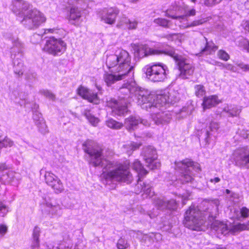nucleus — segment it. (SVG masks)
<instances>
[{
  "mask_svg": "<svg viewBox=\"0 0 249 249\" xmlns=\"http://www.w3.org/2000/svg\"><path fill=\"white\" fill-rule=\"evenodd\" d=\"M82 146L84 152L89 156L90 164L103 168L101 177L103 183L112 184L113 188L117 182H131L133 177L129 171V162L121 164L104 159L102 149L92 140H88Z\"/></svg>",
  "mask_w": 249,
  "mask_h": 249,
  "instance_id": "1",
  "label": "nucleus"
},
{
  "mask_svg": "<svg viewBox=\"0 0 249 249\" xmlns=\"http://www.w3.org/2000/svg\"><path fill=\"white\" fill-rule=\"evenodd\" d=\"M120 93L130 97L135 94L137 104L142 108L150 111H154L159 107H163L166 104H174L178 100L172 92L164 91L163 93L155 94L152 92L137 86L136 82L131 80L123 84L120 88Z\"/></svg>",
  "mask_w": 249,
  "mask_h": 249,
  "instance_id": "2",
  "label": "nucleus"
},
{
  "mask_svg": "<svg viewBox=\"0 0 249 249\" xmlns=\"http://www.w3.org/2000/svg\"><path fill=\"white\" fill-rule=\"evenodd\" d=\"M131 60L129 53L123 49H119L114 54L107 56V66L113 73L104 74V81L108 86L127 77L132 80L135 66Z\"/></svg>",
  "mask_w": 249,
  "mask_h": 249,
  "instance_id": "3",
  "label": "nucleus"
},
{
  "mask_svg": "<svg viewBox=\"0 0 249 249\" xmlns=\"http://www.w3.org/2000/svg\"><path fill=\"white\" fill-rule=\"evenodd\" d=\"M204 203L207 208L204 210L203 213L194 206H191L186 211L184 221V224L186 227L193 231H203L206 227L205 224L206 219L211 221L216 217L218 213V200L205 201Z\"/></svg>",
  "mask_w": 249,
  "mask_h": 249,
  "instance_id": "4",
  "label": "nucleus"
},
{
  "mask_svg": "<svg viewBox=\"0 0 249 249\" xmlns=\"http://www.w3.org/2000/svg\"><path fill=\"white\" fill-rule=\"evenodd\" d=\"M11 9L17 16L22 18L21 24L29 30L37 29L46 20L43 13L32 9V5L24 0H13Z\"/></svg>",
  "mask_w": 249,
  "mask_h": 249,
  "instance_id": "5",
  "label": "nucleus"
},
{
  "mask_svg": "<svg viewBox=\"0 0 249 249\" xmlns=\"http://www.w3.org/2000/svg\"><path fill=\"white\" fill-rule=\"evenodd\" d=\"M136 53L140 58L161 53L171 56L178 66L180 71L179 76L182 79L188 78L194 72V69L192 65L188 60L177 53L173 48L168 47L162 51H160L150 48L147 45L142 44L138 46Z\"/></svg>",
  "mask_w": 249,
  "mask_h": 249,
  "instance_id": "6",
  "label": "nucleus"
},
{
  "mask_svg": "<svg viewBox=\"0 0 249 249\" xmlns=\"http://www.w3.org/2000/svg\"><path fill=\"white\" fill-rule=\"evenodd\" d=\"M175 169L179 174L178 180L182 184L192 182L196 173L200 171L199 165L189 159L175 162Z\"/></svg>",
  "mask_w": 249,
  "mask_h": 249,
  "instance_id": "7",
  "label": "nucleus"
},
{
  "mask_svg": "<svg viewBox=\"0 0 249 249\" xmlns=\"http://www.w3.org/2000/svg\"><path fill=\"white\" fill-rule=\"evenodd\" d=\"M145 73L147 78L151 81L162 82L167 79L169 70L164 64L154 62L147 66Z\"/></svg>",
  "mask_w": 249,
  "mask_h": 249,
  "instance_id": "8",
  "label": "nucleus"
},
{
  "mask_svg": "<svg viewBox=\"0 0 249 249\" xmlns=\"http://www.w3.org/2000/svg\"><path fill=\"white\" fill-rule=\"evenodd\" d=\"M23 44L18 39H17L13 41V47L11 48L14 71L18 76L22 75L24 71V66L21 60L23 57Z\"/></svg>",
  "mask_w": 249,
  "mask_h": 249,
  "instance_id": "9",
  "label": "nucleus"
},
{
  "mask_svg": "<svg viewBox=\"0 0 249 249\" xmlns=\"http://www.w3.org/2000/svg\"><path fill=\"white\" fill-rule=\"evenodd\" d=\"M248 227L245 224L239 223L232 226L229 228L227 224L219 221H215L211 225V230L216 236L220 238L222 236H225L229 232L234 234L236 232L246 230Z\"/></svg>",
  "mask_w": 249,
  "mask_h": 249,
  "instance_id": "10",
  "label": "nucleus"
},
{
  "mask_svg": "<svg viewBox=\"0 0 249 249\" xmlns=\"http://www.w3.org/2000/svg\"><path fill=\"white\" fill-rule=\"evenodd\" d=\"M67 49V44L61 38L54 37H49L46 41L44 51L54 56H60Z\"/></svg>",
  "mask_w": 249,
  "mask_h": 249,
  "instance_id": "11",
  "label": "nucleus"
},
{
  "mask_svg": "<svg viewBox=\"0 0 249 249\" xmlns=\"http://www.w3.org/2000/svg\"><path fill=\"white\" fill-rule=\"evenodd\" d=\"M231 160L235 166L241 168L249 169V145L236 149L231 156Z\"/></svg>",
  "mask_w": 249,
  "mask_h": 249,
  "instance_id": "12",
  "label": "nucleus"
},
{
  "mask_svg": "<svg viewBox=\"0 0 249 249\" xmlns=\"http://www.w3.org/2000/svg\"><path fill=\"white\" fill-rule=\"evenodd\" d=\"M41 209L43 214L51 218H58L63 213L62 205L53 198L45 199L41 205Z\"/></svg>",
  "mask_w": 249,
  "mask_h": 249,
  "instance_id": "13",
  "label": "nucleus"
},
{
  "mask_svg": "<svg viewBox=\"0 0 249 249\" xmlns=\"http://www.w3.org/2000/svg\"><path fill=\"white\" fill-rule=\"evenodd\" d=\"M142 155L146 166L149 169L154 170L160 167V163L158 160L157 151L153 146H148L143 148Z\"/></svg>",
  "mask_w": 249,
  "mask_h": 249,
  "instance_id": "14",
  "label": "nucleus"
},
{
  "mask_svg": "<svg viewBox=\"0 0 249 249\" xmlns=\"http://www.w3.org/2000/svg\"><path fill=\"white\" fill-rule=\"evenodd\" d=\"M218 128L219 124L217 123L211 122L209 126H206L198 131L197 135L199 140H204L207 144H209L213 138H215Z\"/></svg>",
  "mask_w": 249,
  "mask_h": 249,
  "instance_id": "15",
  "label": "nucleus"
},
{
  "mask_svg": "<svg viewBox=\"0 0 249 249\" xmlns=\"http://www.w3.org/2000/svg\"><path fill=\"white\" fill-rule=\"evenodd\" d=\"M44 179L47 184L58 194L64 190L63 184L59 178L51 171H45Z\"/></svg>",
  "mask_w": 249,
  "mask_h": 249,
  "instance_id": "16",
  "label": "nucleus"
},
{
  "mask_svg": "<svg viewBox=\"0 0 249 249\" xmlns=\"http://www.w3.org/2000/svg\"><path fill=\"white\" fill-rule=\"evenodd\" d=\"M125 96L121 97L119 101L115 99H110L107 102V106L111 108L112 111L117 115H123L127 111V103Z\"/></svg>",
  "mask_w": 249,
  "mask_h": 249,
  "instance_id": "17",
  "label": "nucleus"
},
{
  "mask_svg": "<svg viewBox=\"0 0 249 249\" xmlns=\"http://www.w3.org/2000/svg\"><path fill=\"white\" fill-rule=\"evenodd\" d=\"M166 104L163 107H159L156 109L151 114V117L155 123L158 125L163 124L169 122L171 116L170 113L168 111H162L161 110L168 105Z\"/></svg>",
  "mask_w": 249,
  "mask_h": 249,
  "instance_id": "18",
  "label": "nucleus"
},
{
  "mask_svg": "<svg viewBox=\"0 0 249 249\" xmlns=\"http://www.w3.org/2000/svg\"><path fill=\"white\" fill-rule=\"evenodd\" d=\"M125 125L129 131L135 130L138 127L143 125L149 126L150 123L145 119H142L138 116H131L125 120Z\"/></svg>",
  "mask_w": 249,
  "mask_h": 249,
  "instance_id": "19",
  "label": "nucleus"
},
{
  "mask_svg": "<svg viewBox=\"0 0 249 249\" xmlns=\"http://www.w3.org/2000/svg\"><path fill=\"white\" fill-rule=\"evenodd\" d=\"M153 204L158 209L160 210H175L177 208V203L173 199L167 200L163 198L155 197L153 198Z\"/></svg>",
  "mask_w": 249,
  "mask_h": 249,
  "instance_id": "20",
  "label": "nucleus"
},
{
  "mask_svg": "<svg viewBox=\"0 0 249 249\" xmlns=\"http://www.w3.org/2000/svg\"><path fill=\"white\" fill-rule=\"evenodd\" d=\"M77 91L79 95L81 96L83 99L87 100L89 102L95 104L99 103L100 99L98 96L97 93L94 92L91 90H89L81 86L78 88Z\"/></svg>",
  "mask_w": 249,
  "mask_h": 249,
  "instance_id": "21",
  "label": "nucleus"
},
{
  "mask_svg": "<svg viewBox=\"0 0 249 249\" xmlns=\"http://www.w3.org/2000/svg\"><path fill=\"white\" fill-rule=\"evenodd\" d=\"M152 185L150 183L142 182V179L138 180L137 184L135 186V193L139 194L142 191L143 192L142 195L143 198L151 197L154 195V192L152 191Z\"/></svg>",
  "mask_w": 249,
  "mask_h": 249,
  "instance_id": "22",
  "label": "nucleus"
},
{
  "mask_svg": "<svg viewBox=\"0 0 249 249\" xmlns=\"http://www.w3.org/2000/svg\"><path fill=\"white\" fill-rule=\"evenodd\" d=\"M119 13V10L115 7H111L105 10L102 14L101 20L108 24H114Z\"/></svg>",
  "mask_w": 249,
  "mask_h": 249,
  "instance_id": "23",
  "label": "nucleus"
},
{
  "mask_svg": "<svg viewBox=\"0 0 249 249\" xmlns=\"http://www.w3.org/2000/svg\"><path fill=\"white\" fill-rule=\"evenodd\" d=\"M184 7L181 5H172L166 12V16L173 19H176L178 16L184 13Z\"/></svg>",
  "mask_w": 249,
  "mask_h": 249,
  "instance_id": "24",
  "label": "nucleus"
},
{
  "mask_svg": "<svg viewBox=\"0 0 249 249\" xmlns=\"http://www.w3.org/2000/svg\"><path fill=\"white\" fill-rule=\"evenodd\" d=\"M219 102L217 96L214 95L204 97L202 105L203 109H206L216 106Z\"/></svg>",
  "mask_w": 249,
  "mask_h": 249,
  "instance_id": "25",
  "label": "nucleus"
},
{
  "mask_svg": "<svg viewBox=\"0 0 249 249\" xmlns=\"http://www.w3.org/2000/svg\"><path fill=\"white\" fill-rule=\"evenodd\" d=\"M223 111L226 113L229 117H237L241 111V108L234 105H227L223 108Z\"/></svg>",
  "mask_w": 249,
  "mask_h": 249,
  "instance_id": "26",
  "label": "nucleus"
},
{
  "mask_svg": "<svg viewBox=\"0 0 249 249\" xmlns=\"http://www.w3.org/2000/svg\"><path fill=\"white\" fill-rule=\"evenodd\" d=\"M203 42L205 43V47L201 50L200 52V53L202 54L208 55L211 54L218 49V47L212 41H208L206 37H204Z\"/></svg>",
  "mask_w": 249,
  "mask_h": 249,
  "instance_id": "27",
  "label": "nucleus"
},
{
  "mask_svg": "<svg viewBox=\"0 0 249 249\" xmlns=\"http://www.w3.org/2000/svg\"><path fill=\"white\" fill-rule=\"evenodd\" d=\"M81 16V10L78 7H71L70 10L69 20L73 24L76 25Z\"/></svg>",
  "mask_w": 249,
  "mask_h": 249,
  "instance_id": "28",
  "label": "nucleus"
},
{
  "mask_svg": "<svg viewBox=\"0 0 249 249\" xmlns=\"http://www.w3.org/2000/svg\"><path fill=\"white\" fill-rule=\"evenodd\" d=\"M132 168L137 173L138 180L142 179L147 173V171L143 168L140 161L138 160H136L132 163Z\"/></svg>",
  "mask_w": 249,
  "mask_h": 249,
  "instance_id": "29",
  "label": "nucleus"
},
{
  "mask_svg": "<svg viewBox=\"0 0 249 249\" xmlns=\"http://www.w3.org/2000/svg\"><path fill=\"white\" fill-rule=\"evenodd\" d=\"M83 115L88 120L89 122L94 126H97L100 121L99 119L95 117L90 109H85L83 112Z\"/></svg>",
  "mask_w": 249,
  "mask_h": 249,
  "instance_id": "30",
  "label": "nucleus"
},
{
  "mask_svg": "<svg viewBox=\"0 0 249 249\" xmlns=\"http://www.w3.org/2000/svg\"><path fill=\"white\" fill-rule=\"evenodd\" d=\"M141 145V143H140L130 142L123 145V150L130 155L133 151L138 149Z\"/></svg>",
  "mask_w": 249,
  "mask_h": 249,
  "instance_id": "31",
  "label": "nucleus"
},
{
  "mask_svg": "<svg viewBox=\"0 0 249 249\" xmlns=\"http://www.w3.org/2000/svg\"><path fill=\"white\" fill-rule=\"evenodd\" d=\"M176 19H177L176 24H178L180 28L186 29L191 27L190 22L188 21V18L186 16L182 14Z\"/></svg>",
  "mask_w": 249,
  "mask_h": 249,
  "instance_id": "32",
  "label": "nucleus"
},
{
  "mask_svg": "<svg viewBox=\"0 0 249 249\" xmlns=\"http://www.w3.org/2000/svg\"><path fill=\"white\" fill-rule=\"evenodd\" d=\"M235 218L238 220H240L242 218H247L249 217V209L246 207H243L240 211L235 210Z\"/></svg>",
  "mask_w": 249,
  "mask_h": 249,
  "instance_id": "33",
  "label": "nucleus"
},
{
  "mask_svg": "<svg viewBox=\"0 0 249 249\" xmlns=\"http://www.w3.org/2000/svg\"><path fill=\"white\" fill-rule=\"evenodd\" d=\"M143 238L145 241H148L149 244H151L155 241L159 242L162 239V235L160 233H150L144 235Z\"/></svg>",
  "mask_w": 249,
  "mask_h": 249,
  "instance_id": "34",
  "label": "nucleus"
},
{
  "mask_svg": "<svg viewBox=\"0 0 249 249\" xmlns=\"http://www.w3.org/2000/svg\"><path fill=\"white\" fill-rule=\"evenodd\" d=\"M153 22L164 28H171V21L163 18H157L154 19Z\"/></svg>",
  "mask_w": 249,
  "mask_h": 249,
  "instance_id": "35",
  "label": "nucleus"
},
{
  "mask_svg": "<svg viewBox=\"0 0 249 249\" xmlns=\"http://www.w3.org/2000/svg\"><path fill=\"white\" fill-rule=\"evenodd\" d=\"M106 124L108 127L114 129H120L123 126L122 123L117 122L112 118L107 120Z\"/></svg>",
  "mask_w": 249,
  "mask_h": 249,
  "instance_id": "36",
  "label": "nucleus"
},
{
  "mask_svg": "<svg viewBox=\"0 0 249 249\" xmlns=\"http://www.w3.org/2000/svg\"><path fill=\"white\" fill-rule=\"evenodd\" d=\"M40 235V229L37 227H35L33 233V244L34 248L38 246L39 245V237Z\"/></svg>",
  "mask_w": 249,
  "mask_h": 249,
  "instance_id": "37",
  "label": "nucleus"
},
{
  "mask_svg": "<svg viewBox=\"0 0 249 249\" xmlns=\"http://www.w3.org/2000/svg\"><path fill=\"white\" fill-rule=\"evenodd\" d=\"M195 93L198 98L202 97L206 93L205 88L202 85H196L194 87Z\"/></svg>",
  "mask_w": 249,
  "mask_h": 249,
  "instance_id": "38",
  "label": "nucleus"
},
{
  "mask_svg": "<svg viewBox=\"0 0 249 249\" xmlns=\"http://www.w3.org/2000/svg\"><path fill=\"white\" fill-rule=\"evenodd\" d=\"M123 20L125 21V23L124 25L126 26V28L129 29H134L136 28L138 23L136 20H131L127 18H124Z\"/></svg>",
  "mask_w": 249,
  "mask_h": 249,
  "instance_id": "39",
  "label": "nucleus"
},
{
  "mask_svg": "<svg viewBox=\"0 0 249 249\" xmlns=\"http://www.w3.org/2000/svg\"><path fill=\"white\" fill-rule=\"evenodd\" d=\"M129 246L127 241L124 238H120L117 243V247L118 249H126Z\"/></svg>",
  "mask_w": 249,
  "mask_h": 249,
  "instance_id": "40",
  "label": "nucleus"
},
{
  "mask_svg": "<svg viewBox=\"0 0 249 249\" xmlns=\"http://www.w3.org/2000/svg\"><path fill=\"white\" fill-rule=\"evenodd\" d=\"M13 142L7 137H5L2 141H0V149L3 147H11L13 145Z\"/></svg>",
  "mask_w": 249,
  "mask_h": 249,
  "instance_id": "41",
  "label": "nucleus"
},
{
  "mask_svg": "<svg viewBox=\"0 0 249 249\" xmlns=\"http://www.w3.org/2000/svg\"><path fill=\"white\" fill-rule=\"evenodd\" d=\"M38 128V130L42 134H45L48 132L47 126L44 121L37 122V124H36Z\"/></svg>",
  "mask_w": 249,
  "mask_h": 249,
  "instance_id": "42",
  "label": "nucleus"
},
{
  "mask_svg": "<svg viewBox=\"0 0 249 249\" xmlns=\"http://www.w3.org/2000/svg\"><path fill=\"white\" fill-rule=\"evenodd\" d=\"M217 55L219 59L226 61H228L230 58L229 54L223 50H220L218 51Z\"/></svg>",
  "mask_w": 249,
  "mask_h": 249,
  "instance_id": "43",
  "label": "nucleus"
},
{
  "mask_svg": "<svg viewBox=\"0 0 249 249\" xmlns=\"http://www.w3.org/2000/svg\"><path fill=\"white\" fill-rule=\"evenodd\" d=\"M40 92L41 94L43 95L46 97L50 99H51L52 100H55V95L48 90L42 89L40 91Z\"/></svg>",
  "mask_w": 249,
  "mask_h": 249,
  "instance_id": "44",
  "label": "nucleus"
},
{
  "mask_svg": "<svg viewBox=\"0 0 249 249\" xmlns=\"http://www.w3.org/2000/svg\"><path fill=\"white\" fill-rule=\"evenodd\" d=\"M207 21L206 18H201L200 19H196L193 21L190 22L191 27H196L200 25Z\"/></svg>",
  "mask_w": 249,
  "mask_h": 249,
  "instance_id": "45",
  "label": "nucleus"
},
{
  "mask_svg": "<svg viewBox=\"0 0 249 249\" xmlns=\"http://www.w3.org/2000/svg\"><path fill=\"white\" fill-rule=\"evenodd\" d=\"M33 118L36 124H37V122L44 121L42 114L37 110L34 111Z\"/></svg>",
  "mask_w": 249,
  "mask_h": 249,
  "instance_id": "46",
  "label": "nucleus"
},
{
  "mask_svg": "<svg viewBox=\"0 0 249 249\" xmlns=\"http://www.w3.org/2000/svg\"><path fill=\"white\" fill-rule=\"evenodd\" d=\"M72 247L71 243L63 241L58 245L56 249H71Z\"/></svg>",
  "mask_w": 249,
  "mask_h": 249,
  "instance_id": "47",
  "label": "nucleus"
},
{
  "mask_svg": "<svg viewBox=\"0 0 249 249\" xmlns=\"http://www.w3.org/2000/svg\"><path fill=\"white\" fill-rule=\"evenodd\" d=\"M64 2L70 5H75V4L82 5L85 3V0H64Z\"/></svg>",
  "mask_w": 249,
  "mask_h": 249,
  "instance_id": "48",
  "label": "nucleus"
},
{
  "mask_svg": "<svg viewBox=\"0 0 249 249\" xmlns=\"http://www.w3.org/2000/svg\"><path fill=\"white\" fill-rule=\"evenodd\" d=\"M184 13H183V15L185 16H186L187 18L190 16H194L196 15V10L194 9H192L190 10H187L185 9V8L184 7Z\"/></svg>",
  "mask_w": 249,
  "mask_h": 249,
  "instance_id": "49",
  "label": "nucleus"
},
{
  "mask_svg": "<svg viewBox=\"0 0 249 249\" xmlns=\"http://www.w3.org/2000/svg\"><path fill=\"white\" fill-rule=\"evenodd\" d=\"M221 0H205L204 4L207 6H212L216 4L219 3Z\"/></svg>",
  "mask_w": 249,
  "mask_h": 249,
  "instance_id": "50",
  "label": "nucleus"
},
{
  "mask_svg": "<svg viewBox=\"0 0 249 249\" xmlns=\"http://www.w3.org/2000/svg\"><path fill=\"white\" fill-rule=\"evenodd\" d=\"M36 75V73L33 71H29L28 72L25 73L26 78L28 80L35 79Z\"/></svg>",
  "mask_w": 249,
  "mask_h": 249,
  "instance_id": "51",
  "label": "nucleus"
},
{
  "mask_svg": "<svg viewBox=\"0 0 249 249\" xmlns=\"http://www.w3.org/2000/svg\"><path fill=\"white\" fill-rule=\"evenodd\" d=\"M179 35L178 34H168L166 36V38L170 41H173L174 40L178 38Z\"/></svg>",
  "mask_w": 249,
  "mask_h": 249,
  "instance_id": "52",
  "label": "nucleus"
},
{
  "mask_svg": "<svg viewBox=\"0 0 249 249\" xmlns=\"http://www.w3.org/2000/svg\"><path fill=\"white\" fill-rule=\"evenodd\" d=\"M0 212L2 213V216H4L8 212L7 207L1 202H0Z\"/></svg>",
  "mask_w": 249,
  "mask_h": 249,
  "instance_id": "53",
  "label": "nucleus"
},
{
  "mask_svg": "<svg viewBox=\"0 0 249 249\" xmlns=\"http://www.w3.org/2000/svg\"><path fill=\"white\" fill-rule=\"evenodd\" d=\"M124 18H126V17L122 18L119 21L117 24V27L120 28L125 29L126 28V26L125 24V21L123 20Z\"/></svg>",
  "mask_w": 249,
  "mask_h": 249,
  "instance_id": "54",
  "label": "nucleus"
},
{
  "mask_svg": "<svg viewBox=\"0 0 249 249\" xmlns=\"http://www.w3.org/2000/svg\"><path fill=\"white\" fill-rule=\"evenodd\" d=\"M7 227L4 225H0V234L1 236L4 235L7 231Z\"/></svg>",
  "mask_w": 249,
  "mask_h": 249,
  "instance_id": "55",
  "label": "nucleus"
},
{
  "mask_svg": "<svg viewBox=\"0 0 249 249\" xmlns=\"http://www.w3.org/2000/svg\"><path fill=\"white\" fill-rule=\"evenodd\" d=\"M220 65H222V67L228 70H232L233 68V66L231 64H223L222 63H220Z\"/></svg>",
  "mask_w": 249,
  "mask_h": 249,
  "instance_id": "56",
  "label": "nucleus"
},
{
  "mask_svg": "<svg viewBox=\"0 0 249 249\" xmlns=\"http://www.w3.org/2000/svg\"><path fill=\"white\" fill-rule=\"evenodd\" d=\"M242 137L244 139H249V131H243V133L241 134Z\"/></svg>",
  "mask_w": 249,
  "mask_h": 249,
  "instance_id": "57",
  "label": "nucleus"
},
{
  "mask_svg": "<svg viewBox=\"0 0 249 249\" xmlns=\"http://www.w3.org/2000/svg\"><path fill=\"white\" fill-rule=\"evenodd\" d=\"M57 29L55 28H50V29H46L45 31V33H57L56 31Z\"/></svg>",
  "mask_w": 249,
  "mask_h": 249,
  "instance_id": "58",
  "label": "nucleus"
},
{
  "mask_svg": "<svg viewBox=\"0 0 249 249\" xmlns=\"http://www.w3.org/2000/svg\"><path fill=\"white\" fill-rule=\"evenodd\" d=\"M13 94H14V95H16L17 94H18V98H19L21 100H25V97L23 98V97H21V94H22L21 93L19 94L17 91H14L13 92ZM16 99H18V97H16Z\"/></svg>",
  "mask_w": 249,
  "mask_h": 249,
  "instance_id": "59",
  "label": "nucleus"
},
{
  "mask_svg": "<svg viewBox=\"0 0 249 249\" xmlns=\"http://www.w3.org/2000/svg\"><path fill=\"white\" fill-rule=\"evenodd\" d=\"M210 182H211L212 183H215L219 182L220 181V178L218 177H216L213 178H211L210 180Z\"/></svg>",
  "mask_w": 249,
  "mask_h": 249,
  "instance_id": "60",
  "label": "nucleus"
},
{
  "mask_svg": "<svg viewBox=\"0 0 249 249\" xmlns=\"http://www.w3.org/2000/svg\"><path fill=\"white\" fill-rule=\"evenodd\" d=\"M189 196H182V202L183 205H185L186 204V201L187 200L189 199Z\"/></svg>",
  "mask_w": 249,
  "mask_h": 249,
  "instance_id": "61",
  "label": "nucleus"
},
{
  "mask_svg": "<svg viewBox=\"0 0 249 249\" xmlns=\"http://www.w3.org/2000/svg\"><path fill=\"white\" fill-rule=\"evenodd\" d=\"M5 168V165L4 164L0 165V171L4 170Z\"/></svg>",
  "mask_w": 249,
  "mask_h": 249,
  "instance_id": "62",
  "label": "nucleus"
},
{
  "mask_svg": "<svg viewBox=\"0 0 249 249\" xmlns=\"http://www.w3.org/2000/svg\"><path fill=\"white\" fill-rule=\"evenodd\" d=\"M148 216L151 218H153L154 217H155L156 215V214H153V213H148Z\"/></svg>",
  "mask_w": 249,
  "mask_h": 249,
  "instance_id": "63",
  "label": "nucleus"
},
{
  "mask_svg": "<svg viewBox=\"0 0 249 249\" xmlns=\"http://www.w3.org/2000/svg\"><path fill=\"white\" fill-rule=\"evenodd\" d=\"M217 249H228L227 248L223 247L222 245H219Z\"/></svg>",
  "mask_w": 249,
  "mask_h": 249,
  "instance_id": "64",
  "label": "nucleus"
}]
</instances>
